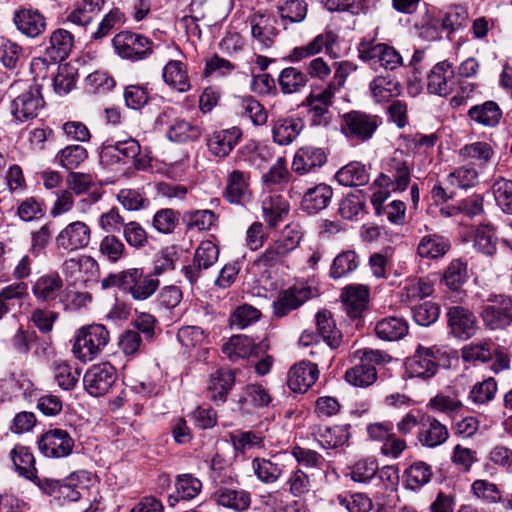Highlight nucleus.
<instances>
[{"mask_svg": "<svg viewBox=\"0 0 512 512\" xmlns=\"http://www.w3.org/2000/svg\"><path fill=\"white\" fill-rule=\"evenodd\" d=\"M411 180V167L400 151H395L387 161L384 171L375 179L374 184L380 189L386 190V195L374 193L372 202H382L390 192H403Z\"/></svg>", "mask_w": 512, "mask_h": 512, "instance_id": "nucleus-1", "label": "nucleus"}, {"mask_svg": "<svg viewBox=\"0 0 512 512\" xmlns=\"http://www.w3.org/2000/svg\"><path fill=\"white\" fill-rule=\"evenodd\" d=\"M109 332L104 325L93 324L77 331L72 352L82 362L93 360L108 344Z\"/></svg>", "mask_w": 512, "mask_h": 512, "instance_id": "nucleus-2", "label": "nucleus"}, {"mask_svg": "<svg viewBox=\"0 0 512 512\" xmlns=\"http://www.w3.org/2000/svg\"><path fill=\"white\" fill-rule=\"evenodd\" d=\"M112 45L119 57L132 62L147 59L159 48V45L148 37L131 31L117 33L112 39Z\"/></svg>", "mask_w": 512, "mask_h": 512, "instance_id": "nucleus-3", "label": "nucleus"}, {"mask_svg": "<svg viewBox=\"0 0 512 512\" xmlns=\"http://www.w3.org/2000/svg\"><path fill=\"white\" fill-rule=\"evenodd\" d=\"M357 51L359 59L374 69L382 67L386 70H394L402 65V57L399 52L385 43L364 39L358 44Z\"/></svg>", "mask_w": 512, "mask_h": 512, "instance_id": "nucleus-4", "label": "nucleus"}, {"mask_svg": "<svg viewBox=\"0 0 512 512\" xmlns=\"http://www.w3.org/2000/svg\"><path fill=\"white\" fill-rule=\"evenodd\" d=\"M486 328L504 330L512 324V297L504 294H490L481 311Z\"/></svg>", "mask_w": 512, "mask_h": 512, "instance_id": "nucleus-5", "label": "nucleus"}, {"mask_svg": "<svg viewBox=\"0 0 512 512\" xmlns=\"http://www.w3.org/2000/svg\"><path fill=\"white\" fill-rule=\"evenodd\" d=\"M380 123L377 115L353 110L343 114L341 131L349 140L365 142L372 138Z\"/></svg>", "mask_w": 512, "mask_h": 512, "instance_id": "nucleus-6", "label": "nucleus"}, {"mask_svg": "<svg viewBox=\"0 0 512 512\" xmlns=\"http://www.w3.org/2000/svg\"><path fill=\"white\" fill-rule=\"evenodd\" d=\"M91 228L83 221L76 220L62 228L55 237L57 250L70 254L86 248L91 241Z\"/></svg>", "mask_w": 512, "mask_h": 512, "instance_id": "nucleus-7", "label": "nucleus"}, {"mask_svg": "<svg viewBox=\"0 0 512 512\" xmlns=\"http://www.w3.org/2000/svg\"><path fill=\"white\" fill-rule=\"evenodd\" d=\"M38 449L48 458H63L69 456L75 442L66 430L50 429L44 432L37 441Z\"/></svg>", "mask_w": 512, "mask_h": 512, "instance_id": "nucleus-8", "label": "nucleus"}, {"mask_svg": "<svg viewBox=\"0 0 512 512\" xmlns=\"http://www.w3.org/2000/svg\"><path fill=\"white\" fill-rule=\"evenodd\" d=\"M440 350L434 347L419 345L415 353L407 359L406 369L411 377L429 379L438 370Z\"/></svg>", "mask_w": 512, "mask_h": 512, "instance_id": "nucleus-9", "label": "nucleus"}, {"mask_svg": "<svg viewBox=\"0 0 512 512\" xmlns=\"http://www.w3.org/2000/svg\"><path fill=\"white\" fill-rule=\"evenodd\" d=\"M116 380V370L108 362L92 365L84 374L86 391L94 397L106 394Z\"/></svg>", "mask_w": 512, "mask_h": 512, "instance_id": "nucleus-10", "label": "nucleus"}, {"mask_svg": "<svg viewBox=\"0 0 512 512\" xmlns=\"http://www.w3.org/2000/svg\"><path fill=\"white\" fill-rule=\"evenodd\" d=\"M43 104L44 101L38 86L30 85L28 89L12 101L11 113L15 119L24 122L36 117Z\"/></svg>", "mask_w": 512, "mask_h": 512, "instance_id": "nucleus-11", "label": "nucleus"}, {"mask_svg": "<svg viewBox=\"0 0 512 512\" xmlns=\"http://www.w3.org/2000/svg\"><path fill=\"white\" fill-rule=\"evenodd\" d=\"M13 22L17 30L28 38H37L47 28L46 17L37 9L20 8L13 16Z\"/></svg>", "mask_w": 512, "mask_h": 512, "instance_id": "nucleus-12", "label": "nucleus"}, {"mask_svg": "<svg viewBox=\"0 0 512 512\" xmlns=\"http://www.w3.org/2000/svg\"><path fill=\"white\" fill-rule=\"evenodd\" d=\"M249 23L253 42L258 45L259 49L264 50L271 47L278 34L275 18L263 13H254L249 17Z\"/></svg>", "mask_w": 512, "mask_h": 512, "instance_id": "nucleus-13", "label": "nucleus"}, {"mask_svg": "<svg viewBox=\"0 0 512 512\" xmlns=\"http://www.w3.org/2000/svg\"><path fill=\"white\" fill-rule=\"evenodd\" d=\"M449 438V430L445 424L436 417L427 415L419 424L417 439L427 448H436L444 444Z\"/></svg>", "mask_w": 512, "mask_h": 512, "instance_id": "nucleus-14", "label": "nucleus"}, {"mask_svg": "<svg viewBox=\"0 0 512 512\" xmlns=\"http://www.w3.org/2000/svg\"><path fill=\"white\" fill-rule=\"evenodd\" d=\"M241 138V129L231 127L211 133L207 138L206 144L212 155L225 158L235 148Z\"/></svg>", "mask_w": 512, "mask_h": 512, "instance_id": "nucleus-15", "label": "nucleus"}, {"mask_svg": "<svg viewBox=\"0 0 512 512\" xmlns=\"http://www.w3.org/2000/svg\"><path fill=\"white\" fill-rule=\"evenodd\" d=\"M319 370L316 364L301 361L293 365L287 375V385L294 392H306L318 379Z\"/></svg>", "mask_w": 512, "mask_h": 512, "instance_id": "nucleus-16", "label": "nucleus"}, {"mask_svg": "<svg viewBox=\"0 0 512 512\" xmlns=\"http://www.w3.org/2000/svg\"><path fill=\"white\" fill-rule=\"evenodd\" d=\"M341 300L344 311L352 318H360L369 301V290L361 284H351L342 289Z\"/></svg>", "mask_w": 512, "mask_h": 512, "instance_id": "nucleus-17", "label": "nucleus"}, {"mask_svg": "<svg viewBox=\"0 0 512 512\" xmlns=\"http://www.w3.org/2000/svg\"><path fill=\"white\" fill-rule=\"evenodd\" d=\"M160 281L150 273L144 275L138 268H131L126 292L134 300L144 301L150 298L159 288Z\"/></svg>", "mask_w": 512, "mask_h": 512, "instance_id": "nucleus-18", "label": "nucleus"}, {"mask_svg": "<svg viewBox=\"0 0 512 512\" xmlns=\"http://www.w3.org/2000/svg\"><path fill=\"white\" fill-rule=\"evenodd\" d=\"M454 85V70L447 60L437 63L427 76V88L430 93L445 96Z\"/></svg>", "mask_w": 512, "mask_h": 512, "instance_id": "nucleus-19", "label": "nucleus"}, {"mask_svg": "<svg viewBox=\"0 0 512 512\" xmlns=\"http://www.w3.org/2000/svg\"><path fill=\"white\" fill-rule=\"evenodd\" d=\"M235 383V373L231 369L220 368L210 375L207 386V397L216 404L226 402L229 392Z\"/></svg>", "mask_w": 512, "mask_h": 512, "instance_id": "nucleus-20", "label": "nucleus"}, {"mask_svg": "<svg viewBox=\"0 0 512 512\" xmlns=\"http://www.w3.org/2000/svg\"><path fill=\"white\" fill-rule=\"evenodd\" d=\"M312 296L308 286H293L281 292L273 303L274 313L278 317L287 315L290 311L301 306Z\"/></svg>", "mask_w": 512, "mask_h": 512, "instance_id": "nucleus-21", "label": "nucleus"}, {"mask_svg": "<svg viewBox=\"0 0 512 512\" xmlns=\"http://www.w3.org/2000/svg\"><path fill=\"white\" fill-rule=\"evenodd\" d=\"M448 323L452 333L460 339H468L477 330L475 315L463 307L455 306L448 311Z\"/></svg>", "mask_w": 512, "mask_h": 512, "instance_id": "nucleus-22", "label": "nucleus"}, {"mask_svg": "<svg viewBox=\"0 0 512 512\" xmlns=\"http://www.w3.org/2000/svg\"><path fill=\"white\" fill-rule=\"evenodd\" d=\"M333 189L325 183H319L306 190L301 200V209L307 214H317L331 203Z\"/></svg>", "mask_w": 512, "mask_h": 512, "instance_id": "nucleus-23", "label": "nucleus"}, {"mask_svg": "<svg viewBox=\"0 0 512 512\" xmlns=\"http://www.w3.org/2000/svg\"><path fill=\"white\" fill-rule=\"evenodd\" d=\"M458 156L463 162H468L474 167L484 168L494 159L495 150L486 141H476L461 147Z\"/></svg>", "mask_w": 512, "mask_h": 512, "instance_id": "nucleus-24", "label": "nucleus"}, {"mask_svg": "<svg viewBox=\"0 0 512 512\" xmlns=\"http://www.w3.org/2000/svg\"><path fill=\"white\" fill-rule=\"evenodd\" d=\"M74 45V36L66 29L58 28L54 30L50 37L48 45L45 48L47 57L55 62L65 60Z\"/></svg>", "mask_w": 512, "mask_h": 512, "instance_id": "nucleus-25", "label": "nucleus"}, {"mask_svg": "<svg viewBox=\"0 0 512 512\" xmlns=\"http://www.w3.org/2000/svg\"><path fill=\"white\" fill-rule=\"evenodd\" d=\"M350 424L318 426L314 431V437L325 449H335L347 444L350 438Z\"/></svg>", "mask_w": 512, "mask_h": 512, "instance_id": "nucleus-26", "label": "nucleus"}, {"mask_svg": "<svg viewBox=\"0 0 512 512\" xmlns=\"http://www.w3.org/2000/svg\"><path fill=\"white\" fill-rule=\"evenodd\" d=\"M336 40L337 35L333 31H325L317 35L306 45L295 47L291 52L290 58L292 61L297 62L304 58L316 55L324 49L327 52L331 51L334 44L336 43Z\"/></svg>", "mask_w": 512, "mask_h": 512, "instance_id": "nucleus-27", "label": "nucleus"}, {"mask_svg": "<svg viewBox=\"0 0 512 512\" xmlns=\"http://www.w3.org/2000/svg\"><path fill=\"white\" fill-rule=\"evenodd\" d=\"M304 124L300 118L280 117L273 121V141L279 145H289L303 130Z\"/></svg>", "mask_w": 512, "mask_h": 512, "instance_id": "nucleus-28", "label": "nucleus"}, {"mask_svg": "<svg viewBox=\"0 0 512 512\" xmlns=\"http://www.w3.org/2000/svg\"><path fill=\"white\" fill-rule=\"evenodd\" d=\"M467 116L477 125L494 128L500 123L502 110L496 102L488 100L470 107Z\"/></svg>", "mask_w": 512, "mask_h": 512, "instance_id": "nucleus-29", "label": "nucleus"}, {"mask_svg": "<svg viewBox=\"0 0 512 512\" xmlns=\"http://www.w3.org/2000/svg\"><path fill=\"white\" fill-rule=\"evenodd\" d=\"M104 5L105 0H77L67 15V21L86 27L102 11Z\"/></svg>", "mask_w": 512, "mask_h": 512, "instance_id": "nucleus-30", "label": "nucleus"}, {"mask_svg": "<svg viewBox=\"0 0 512 512\" xmlns=\"http://www.w3.org/2000/svg\"><path fill=\"white\" fill-rule=\"evenodd\" d=\"M369 170L370 167L362 162L351 161L336 172L335 179L342 186H363L369 182Z\"/></svg>", "mask_w": 512, "mask_h": 512, "instance_id": "nucleus-31", "label": "nucleus"}, {"mask_svg": "<svg viewBox=\"0 0 512 512\" xmlns=\"http://www.w3.org/2000/svg\"><path fill=\"white\" fill-rule=\"evenodd\" d=\"M162 78L170 88L178 92L184 93L191 88L186 64L179 60H169L165 64Z\"/></svg>", "mask_w": 512, "mask_h": 512, "instance_id": "nucleus-32", "label": "nucleus"}, {"mask_svg": "<svg viewBox=\"0 0 512 512\" xmlns=\"http://www.w3.org/2000/svg\"><path fill=\"white\" fill-rule=\"evenodd\" d=\"M326 162V155L321 148L306 146L300 148L293 159L292 169L299 174H304L316 167H321Z\"/></svg>", "mask_w": 512, "mask_h": 512, "instance_id": "nucleus-33", "label": "nucleus"}, {"mask_svg": "<svg viewBox=\"0 0 512 512\" xmlns=\"http://www.w3.org/2000/svg\"><path fill=\"white\" fill-rule=\"evenodd\" d=\"M288 201L278 194L269 195L262 202V212L266 223L270 227H276L289 214Z\"/></svg>", "mask_w": 512, "mask_h": 512, "instance_id": "nucleus-34", "label": "nucleus"}, {"mask_svg": "<svg viewBox=\"0 0 512 512\" xmlns=\"http://www.w3.org/2000/svg\"><path fill=\"white\" fill-rule=\"evenodd\" d=\"M374 331L381 340L398 341L407 335L408 324L402 317H385L376 323Z\"/></svg>", "mask_w": 512, "mask_h": 512, "instance_id": "nucleus-35", "label": "nucleus"}, {"mask_svg": "<svg viewBox=\"0 0 512 512\" xmlns=\"http://www.w3.org/2000/svg\"><path fill=\"white\" fill-rule=\"evenodd\" d=\"M271 397L268 391L261 385H246L239 396L238 404L243 411L251 412L253 409L268 406Z\"/></svg>", "mask_w": 512, "mask_h": 512, "instance_id": "nucleus-36", "label": "nucleus"}, {"mask_svg": "<svg viewBox=\"0 0 512 512\" xmlns=\"http://www.w3.org/2000/svg\"><path fill=\"white\" fill-rule=\"evenodd\" d=\"M236 107L238 115L249 119L253 125L262 126L267 123L268 113L265 107L253 96L238 97Z\"/></svg>", "mask_w": 512, "mask_h": 512, "instance_id": "nucleus-37", "label": "nucleus"}, {"mask_svg": "<svg viewBox=\"0 0 512 512\" xmlns=\"http://www.w3.org/2000/svg\"><path fill=\"white\" fill-rule=\"evenodd\" d=\"M214 501L223 507L243 511L250 505V494L245 490L221 487L213 494Z\"/></svg>", "mask_w": 512, "mask_h": 512, "instance_id": "nucleus-38", "label": "nucleus"}, {"mask_svg": "<svg viewBox=\"0 0 512 512\" xmlns=\"http://www.w3.org/2000/svg\"><path fill=\"white\" fill-rule=\"evenodd\" d=\"M248 175L239 170H233L227 179L225 198L232 204H242L249 197Z\"/></svg>", "mask_w": 512, "mask_h": 512, "instance_id": "nucleus-39", "label": "nucleus"}, {"mask_svg": "<svg viewBox=\"0 0 512 512\" xmlns=\"http://www.w3.org/2000/svg\"><path fill=\"white\" fill-rule=\"evenodd\" d=\"M373 99L377 103L388 102L401 93L400 82L391 76H377L369 84Z\"/></svg>", "mask_w": 512, "mask_h": 512, "instance_id": "nucleus-40", "label": "nucleus"}, {"mask_svg": "<svg viewBox=\"0 0 512 512\" xmlns=\"http://www.w3.org/2000/svg\"><path fill=\"white\" fill-rule=\"evenodd\" d=\"M63 287V281L57 273L40 276L32 286L33 295L41 301L56 299Z\"/></svg>", "mask_w": 512, "mask_h": 512, "instance_id": "nucleus-41", "label": "nucleus"}, {"mask_svg": "<svg viewBox=\"0 0 512 512\" xmlns=\"http://www.w3.org/2000/svg\"><path fill=\"white\" fill-rule=\"evenodd\" d=\"M450 241L438 234H430L421 238L417 253L422 258L437 259L444 256L450 249Z\"/></svg>", "mask_w": 512, "mask_h": 512, "instance_id": "nucleus-42", "label": "nucleus"}, {"mask_svg": "<svg viewBox=\"0 0 512 512\" xmlns=\"http://www.w3.org/2000/svg\"><path fill=\"white\" fill-rule=\"evenodd\" d=\"M15 470L20 476L28 480L37 478V469L35 467V458L29 448L16 445L10 452Z\"/></svg>", "mask_w": 512, "mask_h": 512, "instance_id": "nucleus-43", "label": "nucleus"}, {"mask_svg": "<svg viewBox=\"0 0 512 512\" xmlns=\"http://www.w3.org/2000/svg\"><path fill=\"white\" fill-rule=\"evenodd\" d=\"M316 326L318 335L332 348L339 346L341 333L337 329L331 312L327 310L319 311L316 314Z\"/></svg>", "mask_w": 512, "mask_h": 512, "instance_id": "nucleus-44", "label": "nucleus"}, {"mask_svg": "<svg viewBox=\"0 0 512 512\" xmlns=\"http://www.w3.org/2000/svg\"><path fill=\"white\" fill-rule=\"evenodd\" d=\"M277 81L283 94H293L307 85L308 76L298 68L287 67L280 72Z\"/></svg>", "mask_w": 512, "mask_h": 512, "instance_id": "nucleus-45", "label": "nucleus"}, {"mask_svg": "<svg viewBox=\"0 0 512 512\" xmlns=\"http://www.w3.org/2000/svg\"><path fill=\"white\" fill-rule=\"evenodd\" d=\"M256 349L252 339L246 335H235L222 346V352L232 361L255 354Z\"/></svg>", "mask_w": 512, "mask_h": 512, "instance_id": "nucleus-46", "label": "nucleus"}, {"mask_svg": "<svg viewBox=\"0 0 512 512\" xmlns=\"http://www.w3.org/2000/svg\"><path fill=\"white\" fill-rule=\"evenodd\" d=\"M52 372L55 382L62 390H73L79 381L80 371L65 360L54 361Z\"/></svg>", "mask_w": 512, "mask_h": 512, "instance_id": "nucleus-47", "label": "nucleus"}, {"mask_svg": "<svg viewBox=\"0 0 512 512\" xmlns=\"http://www.w3.org/2000/svg\"><path fill=\"white\" fill-rule=\"evenodd\" d=\"M432 475L430 465L423 461H416L404 472L405 485L408 489L417 491L430 482Z\"/></svg>", "mask_w": 512, "mask_h": 512, "instance_id": "nucleus-48", "label": "nucleus"}, {"mask_svg": "<svg viewBox=\"0 0 512 512\" xmlns=\"http://www.w3.org/2000/svg\"><path fill=\"white\" fill-rule=\"evenodd\" d=\"M167 138L176 143L197 141L201 136V129L185 119H176L167 130Z\"/></svg>", "mask_w": 512, "mask_h": 512, "instance_id": "nucleus-49", "label": "nucleus"}, {"mask_svg": "<svg viewBox=\"0 0 512 512\" xmlns=\"http://www.w3.org/2000/svg\"><path fill=\"white\" fill-rule=\"evenodd\" d=\"M175 488L177 496L169 497L170 505H174V502H177L179 499L191 500L195 498L201 492L202 482L192 474H181L176 478Z\"/></svg>", "mask_w": 512, "mask_h": 512, "instance_id": "nucleus-50", "label": "nucleus"}, {"mask_svg": "<svg viewBox=\"0 0 512 512\" xmlns=\"http://www.w3.org/2000/svg\"><path fill=\"white\" fill-rule=\"evenodd\" d=\"M377 379V371L372 364L364 363L353 366L345 372V380L355 387H368Z\"/></svg>", "mask_w": 512, "mask_h": 512, "instance_id": "nucleus-51", "label": "nucleus"}, {"mask_svg": "<svg viewBox=\"0 0 512 512\" xmlns=\"http://www.w3.org/2000/svg\"><path fill=\"white\" fill-rule=\"evenodd\" d=\"M278 12L286 29V23H301L305 20L308 5L304 0H287L278 6Z\"/></svg>", "mask_w": 512, "mask_h": 512, "instance_id": "nucleus-52", "label": "nucleus"}, {"mask_svg": "<svg viewBox=\"0 0 512 512\" xmlns=\"http://www.w3.org/2000/svg\"><path fill=\"white\" fill-rule=\"evenodd\" d=\"M251 465L257 479L262 483L273 484L281 477L282 469L280 465L271 459L257 457L252 460Z\"/></svg>", "mask_w": 512, "mask_h": 512, "instance_id": "nucleus-53", "label": "nucleus"}, {"mask_svg": "<svg viewBox=\"0 0 512 512\" xmlns=\"http://www.w3.org/2000/svg\"><path fill=\"white\" fill-rule=\"evenodd\" d=\"M371 0H325L324 7L329 12H345L353 16L366 14Z\"/></svg>", "mask_w": 512, "mask_h": 512, "instance_id": "nucleus-54", "label": "nucleus"}, {"mask_svg": "<svg viewBox=\"0 0 512 512\" xmlns=\"http://www.w3.org/2000/svg\"><path fill=\"white\" fill-rule=\"evenodd\" d=\"M88 157L87 150L81 145H68L61 149L55 159L57 163L67 169L73 170L79 167Z\"/></svg>", "mask_w": 512, "mask_h": 512, "instance_id": "nucleus-55", "label": "nucleus"}, {"mask_svg": "<svg viewBox=\"0 0 512 512\" xmlns=\"http://www.w3.org/2000/svg\"><path fill=\"white\" fill-rule=\"evenodd\" d=\"M427 407L453 419L463 409V403L457 397L439 393L429 400Z\"/></svg>", "mask_w": 512, "mask_h": 512, "instance_id": "nucleus-56", "label": "nucleus"}, {"mask_svg": "<svg viewBox=\"0 0 512 512\" xmlns=\"http://www.w3.org/2000/svg\"><path fill=\"white\" fill-rule=\"evenodd\" d=\"M492 193L500 210L512 215V181L503 177L495 179L492 184Z\"/></svg>", "mask_w": 512, "mask_h": 512, "instance_id": "nucleus-57", "label": "nucleus"}, {"mask_svg": "<svg viewBox=\"0 0 512 512\" xmlns=\"http://www.w3.org/2000/svg\"><path fill=\"white\" fill-rule=\"evenodd\" d=\"M359 259L354 251H344L338 254L330 267V277L339 279L357 269Z\"/></svg>", "mask_w": 512, "mask_h": 512, "instance_id": "nucleus-58", "label": "nucleus"}, {"mask_svg": "<svg viewBox=\"0 0 512 512\" xmlns=\"http://www.w3.org/2000/svg\"><path fill=\"white\" fill-rule=\"evenodd\" d=\"M468 279L467 263L462 259L452 260L443 276L445 285L452 290L459 289Z\"/></svg>", "mask_w": 512, "mask_h": 512, "instance_id": "nucleus-59", "label": "nucleus"}, {"mask_svg": "<svg viewBox=\"0 0 512 512\" xmlns=\"http://www.w3.org/2000/svg\"><path fill=\"white\" fill-rule=\"evenodd\" d=\"M474 247L481 253L492 256L497 250V237L490 225L479 226L475 232Z\"/></svg>", "mask_w": 512, "mask_h": 512, "instance_id": "nucleus-60", "label": "nucleus"}, {"mask_svg": "<svg viewBox=\"0 0 512 512\" xmlns=\"http://www.w3.org/2000/svg\"><path fill=\"white\" fill-rule=\"evenodd\" d=\"M337 500L348 512H369L373 507L372 500L363 493L340 494Z\"/></svg>", "mask_w": 512, "mask_h": 512, "instance_id": "nucleus-61", "label": "nucleus"}, {"mask_svg": "<svg viewBox=\"0 0 512 512\" xmlns=\"http://www.w3.org/2000/svg\"><path fill=\"white\" fill-rule=\"evenodd\" d=\"M290 253V249L277 239L270 243L265 251L259 256L258 263L266 267H271L281 263Z\"/></svg>", "mask_w": 512, "mask_h": 512, "instance_id": "nucleus-62", "label": "nucleus"}, {"mask_svg": "<svg viewBox=\"0 0 512 512\" xmlns=\"http://www.w3.org/2000/svg\"><path fill=\"white\" fill-rule=\"evenodd\" d=\"M125 21V14L117 7L112 8L104 15L96 31L92 34L93 39H102L106 37L113 29L122 25Z\"/></svg>", "mask_w": 512, "mask_h": 512, "instance_id": "nucleus-63", "label": "nucleus"}, {"mask_svg": "<svg viewBox=\"0 0 512 512\" xmlns=\"http://www.w3.org/2000/svg\"><path fill=\"white\" fill-rule=\"evenodd\" d=\"M99 252L108 261L115 263L123 257L125 246L116 236L106 235L100 241Z\"/></svg>", "mask_w": 512, "mask_h": 512, "instance_id": "nucleus-64", "label": "nucleus"}]
</instances>
